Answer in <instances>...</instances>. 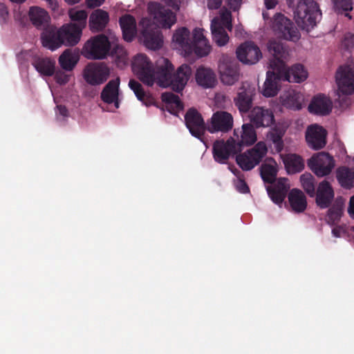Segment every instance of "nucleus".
<instances>
[{
  "mask_svg": "<svg viewBox=\"0 0 354 354\" xmlns=\"http://www.w3.org/2000/svg\"><path fill=\"white\" fill-rule=\"evenodd\" d=\"M132 69L139 80L151 86L155 82L161 87H171L176 92L182 91L190 78L192 70L189 65L183 64L174 72V65L166 58L157 60L153 67L149 57L144 54L134 57Z\"/></svg>",
  "mask_w": 354,
  "mask_h": 354,
  "instance_id": "1",
  "label": "nucleus"
},
{
  "mask_svg": "<svg viewBox=\"0 0 354 354\" xmlns=\"http://www.w3.org/2000/svg\"><path fill=\"white\" fill-rule=\"evenodd\" d=\"M123 48L117 45L111 49V42L107 36L99 34L91 37L84 44L82 53L88 59H104L108 55L119 56L122 55Z\"/></svg>",
  "mask_w": 354,
  "mask_h": 354,
  "instance_id": "2",
  "label": "nucleus"
},
{
  "mask_svg": "<svg viewBox=\"0 0 354 354\" xmlns=\"http://www.w3.org/2000/svg\"><path fill=\"white\" fill-rule=\"evenodd\" d=\"M294 16L297 26L309 32L321 20L322 12L314 0H299Z\"/></svg>",
  "mask_w": 354,
  "mask_h": 354,
  "instance_id": "3",
  "label": "nucleus"
},
{
  "mask_svg": "<svg viewBox=\"0 0 354 354\" xmlns=\"http://www.w3.org/2000/svg\"><path fill=\"white\" fill-rule=\"evenodd\" d=\"M272 29L278 37L286 40L295 42L300 38L299 32L293 22L281 13L274 15Z\"/></svg>",
  "mask_w": 354,
  "mask_h": 354,
  "instance_id": "4",
  "label": "nucleus"
},
{
  "mask_svg": "<svg viewBox=\"0 0 354 354\" xmlns=\"http://www.w3.org/2000/svg\"><path fill=\"white\" fill-rule=\"evenodd\" d=\"M268 149L263 142H259L254 147L243 153L236 155L238 165L245 171H250L259 165L266 155Z\"/></svg>",
  "mask_w": 354,
  "mask_h": 354,
  "instance_id": "5",
  "label": "nucleus"
},
{
  "mask_svg": "<svg viewBox=\"0 0 354 354\" xmlns=\"http://www.w3.org/2000/svg\"><path fill=\"white\" fill-rule=\"evenodd\" d=\"M218 72L221 81L224 84H234L240 76L238 61L232 56L222 55L218 62Z\"/></svg>",
  "mask_w": 354,
  "mask_h": 354,
  "instance_id": "6",
  "label": "nucleus"
},
{
  "mask_svg": "<svg viewBox=\"0 0 354 354\" xmlns=\"http://www.w3.org/2000/svg\"><path fill=\"white\" fill-rule=\"evenodd\" d=\"M241 152L235 143L234 138L230 137L227 140H216L213 143L212 155L214 160L219 164H226L230 157Z\"/></svg>",
  "mask_w": 354,
  "mask_h": 354,
  "instance_id": "7",
  "label": "nucleus"
},
{
  "mask_svg": "<svg viewBox=\"0 0 354 354\" xmlns=\"http://www.w3.org/2000/svg\"><path fill=\"white\" fill-rule=\"evenodd\" d=\"M110 69L104 62L90 63L83 71L85 81L90 85L97 86L104 83L109 78Z\"/></svg>",
  "mask_w": 354,
  "mask_h": 354,
  "instance_id": "8",
  "label": "nucleus"
},
{
  "mask_svg": "<svg viewBox=\"0 0 354 354\" xmlns=\"http://www.w3.org/2000/svg\"><path fill=\"white\" fill-rule=\"evenodd\" d=\"M308 165L317 176L324 177L330 174L335 167V160L329 153L319 152L309 159Z\"/></svg>",
  "mask_w": 354,
  "mask_h": 354,
  "instance_id": "9",
  "label": "nucleus"
},
{
  "mask_svg": "<svg viewBox=\"0 0 354 354\" xmlns=\"http://www.w3.org/2000/svg\"><path fill=\"white\" fill-rule=\"evenodd\" d=\"M337 93L349 95L354 93V71L349 66H341L335 75Z\"/></svg>",
  "mask_w": 354,
  "mask_h": 354,
  "instance_id": "10",
  "label": "nucleus"
},
{
  "mask_svg": "<svg viewBox=\"0 0 354 354\" xmlns=\"http://www.w3.org/2000/svg\"><path fill=\"white\" fill-rule=\"evenodd\" d=\"M148 10L156 22L164 28H170L176 22V14L158 2H149Z\"/></svg>",
  "mask_w": 354,
  "mask_h": 354,
  "instance_id": "11",
  "label": "nucleus"
},
{
  "mask_svg": "<svg viewBox=\"0 0 354 354\" xmlns=\"http://www.w3.org/2000/svg\"><path fill=\"white\" fill-rule=\"evenodd\" d=\"M185 122L190 133L203 141L206 128L201 114L196 109L190 108L185 115Z\"/></svg>",
  "mask_w": 354,
  "mask_h": 354,
  "instance_id": "12",
  "label": "nucleus"
},
{
  "mask_svg": "<svg viewBox=\"0 0 354 354\" xmlns=\"http://www.w3.org/2000/svg\"><path fill=\"white\" fill-rule=\"evenodd\" d=\"M232 115L223 111H218L213 113L211 118V122L207 129L211 133L216 132L227 133L233 127Z\"/></svg>",
  "mask_w": 354,
  "mask_h": 354,
  "instance_id": "13",
  "label": "nucleus"
},
{
  "mask_svg": "<svg viewBox=\"0 0 354 354\" xmlns=\"http://www.w3.org/2000/svg\"><path fill=\"white\" fill-rule=\"evenodd\" d=\"M236 147L241 151L244 147L252 145L257 139V133L254 128V124H243L241 129H235L234 130V136Z\"/></svg>",
  "mask_w": 354,
  "mask_h": 354,
  "instance_id": "14",
  "label": "nucleus"
},
{
  "mask_svg": "<svg viewBox=\"0 0 354 354\" xmlns=\"http://www.w3.org/2000/svg\"><path fill=\"white\" fill-rule=\"evenodd\" d=\"M236 53L237 59L245 64H256L262 57L259 48L252 41L243 43Z\"/></svg>",
  "mask_w": 354,
  "mask_h": 354,
  "instance_id": "15",
  "label": "nucleus"
},
{
  "mask_svg": "<svg viewBox=\"0 0 354 354\" xmlns=\"http://www.w3.org/2000/svg\"><path fill=\"white\" fill-rule=\"evenodd\" d=\"M141 38L145 46L151 50L160 48L163 39L160 28L153 24H147L141 32Z\"/></svg>",
  "mask_w": 354,
  "mask_h": 354,
  "instance_id": "16",
  "label": "nucleus"
},
{
  "mask_svg": "<svg viewBox=\"0 0 354 354\" xmlns=\"http://www.w3.org/2000/svg\"><path fill=\"white\" fill-rule=\"evenodd\" d=\"M327 131L322 126L312 124L307 128L306 140L308 145L315 149L324 148L326 144Z\"/></svg>",
  "mask_w": 354,
  "mask_h": 354,
  "instance_id": "17",
  "label": "nucleus"
},
{
  "mask_svg": "<svg viewBox=\"0 0 354 354\" xmlns=\"http://www.w3.org/2000/svg\"><path fill=\"white\" fill-rule=\"evenodd\" d=\"M268 49L273 56V59L270 62V68L280 69L281 66H284L285 61L289 56V53L283 44L274 39L270 40L268 44Z\"/></svg>",
  "mask_w": 354,
  "mask_h": 354,
  "instance_id": "18",
  "label": "nucleus"
},
{
  "mask_svg": "<svg viewBox=\"0 0 354 354\" xmlns=\"http://www.w3.org/2000/svg\"><path fill=\"white\" fill-rule=\"evenodd\" d=\"M315 196L317 205L321 209H326L331 205L335 193L330 183L324 180L319 183Z\"/></svg>",
  "mask_w": 354,
  "mask_h": 354,
  "instance_id": "19",
  "label": "nucleus"
},
{
  "mask_svg": "<svg viewBox=\"0 0 354 354\" xmlns=\"http://www.w3.org/2000/svg\"><path fill=\"white\" fill-rule=\"evenodd\" d=\"M255 94L254 87L243 83L234 98L235 105L241 113H247L252 106L253 96Z\"/></svg>",
  "mask_w": 354,
  "mask_h": 354,
  "instance_id": "20",
  "label": "nucleus"
},
{
  "mask_svg": "<svg viewBox=\"0 0 354 354\" xmlns=\"http://www.w3.org/2000/svg\"><path fill=\"white\" fill-rule=\"evenodd\" d=\"M272 71H268L266 74V80L263 84L262 94L266 97L275 96L280 88V82L283 80L280 69L270 68Z\"/></svg>",
  "mask_w": 354,
  "mask_h": 354,
  "instance_id": "21",
  "label": "nucleus"
},
{
  "mask_svg": "<svg viewBox=\"0 0 354 354\" xmlns=\"http://www.w3.org/2000/svg\"><path fill=\"white\" fill-rule=\"evenodd\" d=\"M250 122L257 128L270 127L274 122V117L272 110L256 106L249 114Z\"/></svg>",
  "mask_w": 354,
  "mask_h": 354,
  "instance_id": "22",
  "label": "nucleus"
},
{
  "mask_svg": "<svg viewBox=\"0 0 354 354\" xmlns=\"http://www.w3.org/2000/svg\"><path fill=\"white\" fill-rule=\"evenodd\" d=\"M59 28L48 26L41 34V41L44 47L55 50L63 45Z\"/></svg>",
  "mask_w": 354,
  "mask_h": 354,
  "instance_id": "23",
  "label": "nucleus"
},
{
  "mask_svg": "<svg viewBox=\"0 0 354 354\" xmlns=\"http://www.w3.org/2000/svg\"><path fill=\"white\" fill-rule=\"evenodd\" d=\"M192 53L200 57L207 55L211 50V46L203 35V29L196 28L193 30Z\"/></svg>",
  "mask_w": 354,
  "mask_h": 354,
  "instance_id": "24",
  "label": "nucleus"
},
{
  "mask_svg": "<svg viewBox=\"0 0 354 354\" xmlns=\"http://www.w3.org/2000/svg\"><path fill=\"white\" fill-rule=\"evenodd\" d=\"M280 72L283 77V80L289 82L299 83L306 80L308 73L304 69L303 65L297 64L291 68L287 69L286 64L280 68Z\"/></svg>",
  "mask_w": 354,
  "mask_h": 354,
  "instance_id": "25",
  "label": "nucleus"
},
{
  "mask_svg": "<svg viewBox=\"0 0 354 354\" xmlns=\"http://www.w3.org/2000/svg\"><path fill=\"white\" fill-rule=\"evenodd\" d=\"M172 41L176 47L180 48L185 54L189 55L192 53V38L187 28L181 27L176 30L173 35Z\"/></svg>",
  "mask_w": 354,
  "mask_h": 354,
  "instance_id": "26",
  "label": "nucleus"
},
{
  "mask_svg": "<svg viewBox=\"0 0 354 354\" xmlns=\"http://www.w3.org/2000/svg\"><path fill=\"white\" fill-rule=\"evenodd\" d=\"M120 77H116L114 80H110L107 84L104 87L101 92V99L106 104L114 103L115 108H119V86Z\"/></svg>",
  "mask_w": 354,
  "mask_h": 354,
  "instance_id": "27",
  "label": "nucleus"
},
{
  "mask_svg": "<svg viewBox=\"0 0 354 354\" xmlns=\"http://www.w3.org/2000/svg\"><path fill=\"white\" fill-rule=\"evenodd\" d=\"M59 30L63 45L69 46H75L79 42L82 32L80 28L71 24L62 26Z\"/></svg>",
  "mask_w": 354,
  "mask_h": 354,
  "instance_id": "28",
  "label": "nucleus"
},
{
  "mask_svg": "<svg viewBox=\"0 0 354 354\" xmlns=\"http://www.w3.org/2000/svg\"><path fill=\"white\" fill-rule=\"evenodd\" d=\"M308 109L311 113L326 115L331 111V102L324 95H318L312 99Z\"/></svg>",
  "mask_w": 354,
  "mask_h": 354,
  "instance_id": "29",
  "label": "nucleus"
},
{
  "mask_svg": "<svg viewBox=\"0 0 354 354\" xmlns=\"http://www.w3.org/2000/svg\"><path fill=\"white\" fill-rule=\"evenodd\" d=\"M32 65L41 75L50 77L55 73V61L50 57L35 56Z\"/></svg>",
  "mask_w": 354,
  "mask_h": 354,
  "instance_id": "30",
  "label": "nucleus"
},
{
  "mask_svg": "<svg viewBox=\"0 0 354 354\" xmlns=\"http://www.w3.org/2000/svg\"><path fill=\"white\" fill-rule=\"evenodd\" d=\"M286 181V178H279L272 186L267 188L270 198L277 205H281L287 195L288 187Z\"/></svg>",
  "mask_w": 354,
  "mask_h": 354,
  "instance_id": "31",
  "label": "nucleus"
},
{
  "mask_svg": "<svg viewBox=\"0 0 354 354\" xmlns=\"http://www.w3.org/2000/svg\"><path fill=\"white\" fill-rule=\"evenodd\" d=\"M109 21L107 12L101 9L94 10L89 17V27L93 32L102 31Z\"/></svg>",
  "mask_w": 354,
  "mask_h": 354,
  "instance_id": "32",
  "label": "nucleus"
},
{
  "mask_svg": "<svg viewBox=\"0 0 354 354\" xmlns=\"http://www.w3.org/2000/svg\"><path fill=\"white\" fill-rule=\"evenodd\" d=\"M195 78L197 84L203 88H212L216 82L214 72L211 68L203 66L197 68Z\"/></svg>",
  "mask_w": 354,
  "mask_h": 354,
  "instance_id": "33",
  "label": "nucleus"
},
{
  "mask_svg": "<svg viewBox=\"0 0 354 354\" xmlns=\"http://www.w3.org/2000/svg\"><path fill=\"white\" fill-rule=\"evenodd\" d=\"M119 24L122 31L123 38L130 42L136 34V21L131 15H124L119 19Z\"/></svg>",
  "mask_w": 354,
  "mask_h": 354,
  "instance_id": "34",
  "label": "nucleus"
},
{
  "mask_svg": "<svg viewBox=\"0 0 354 354\" xmlns=\"http://www.w3.org/2000/svg\"><path fill=\"white\" fill-rule=\"evenodd\" d=\"M288 202L292 210L296 213L305 211L307 207L305 194L298 189H292L288 195Z\"/></svg>",
  "mask_w": 354,
  "mask_h": 354,
  "instance_id": "35",
  "label": "nucleus"
},
{
  "mask_svg": "<svg viewBox=\"0 0 354 354\" xmlns=\"http://www.w3.org/2000/svg\"><path fill=\"white\" fill-rule=\"evenodd\" d=\"M282 104L286 108L299 110L301 109L302 95L295 90L285 91L280 97Z\"/></svg>",
  "mask_w": 354,
  "mask_h": 354,
  "instance_id": "36",
  "label": "nucleus"
},
{
  "mask_svg": "<svg viewBox=\"0 0 354 354\" xmlns=\"http://www.w3.org/2000/svg\"><path fill=\"white\" fill-rule=\"evenodd\" d=\"M336 178L339 185L345 189L354 187V169L342 166L337 169Z\"/></svg>",
  "mask_w": 354,
  "mask_h": 354,
  "instance_id": "37",
  "label": "nucleus"
},
{
  "mask_svg": "<svg viewBox=\"0 0 354 354\" xmlns=\"http://www.w3.org/2000/svg\"><path fill=\"white\" fill-rule=\"evenodd\" d=\"M212 39L218 46H223L229 41V36L217 18H214L211 23Z\"/></svg>",
  "mask_w": 354,
  "mask_h": 354,
  "instance_id": "38",
  "label": "nucleus"
},
{
  "mask_svg": "<svg viewBox=\"0 0 354 354\" xmlns=\"http://www.w3.org/2000/svg\"><path fill=\"white\" fill-rule=\"evenodd\" d=\"M161 99L165 103L166 109L171 114L177 115L179 111L183 109V104L180 97L173 93H163Z\"/></svg>",
  "mask_w": 354,
  "mask_h": 354,
  "instance_id": "39",
  "label": "nucleus"
},
{
  "mask_svg": "<svg viewBox=\"0 0 354 354\" xmlns=\"http://www.w3.org/2000/svg\"><path fill=\"white\" fill-rule=\"evenodd\" d=\"M277 169L276 162L270 158L260 167V174L265 183L272 184L276 179Z\"/></svg>",
  "mask_w": 354,
  "mask_h": 354,
  "instance_id": "40",
  "label": "nucleus"
},
{
  "mask_svg": "<svg viewBox=\"0 0 354 354\" xmlns=\"http://www.w3.org/2000/svg\"><path fill=\"white\" fill-rule=\"evenodd\" d=\"M79 61L77 55L73 53L71 49H66L59 56L58 62L61 68L66 71H72Z\"/></svg>",
  "mask_w": 354,
  "mask_h": 354,
  "instance_id": "41",
  "label": "nucleus"
},
{
  "mask_svg": "<svg viewBox=\"0 0 354 354\" xmlns=\"http://www.w3.org/2000/svg\"><path fill=\"white\" fill-rule=\"evenodd\" d=\"M284 165L289 174L300 172L304 168V162L300 156L297 154L288 155L284 160Z\"/></svg>",
  "mask_w": 354,
  "mask_h": 354,
  "instance_id": "42",
  "label": "nucleus"
},
{
  "mask_svg": "<svg viewBox=\"0 0 354 354\" xmlns=\"http://www.w3.org/2000/svg\"><path fill=\"white\" fill-rule=\"evenodd\" d=\"M28 15L31 22L36 27L44 26L49 19L48 12L44 9L36 6L30 8Z\"/></svg>",
  "mask_w": 354,
  "mask_h": 354,
  "instance_id": "43",
  "label": "nucleus"
},
{
  "mask_svg": "<svg viewBox=\"0 0 354 354\" xmlns=\"http://www.w3.org/2000/svg\"><path fill=\"white\" fill-rule=\"evenodd\" d=\"M129 88L134 92L138 100L145 103L147 106L150 104L151 99L147 95L142 86L138 81L131 79L129 82Z\"/></svg>",
  "mask_w": 354,
  "mask_h": 354,
  "instance_id": "44",
  "label": "nucleus"
},
{
  "mask_svg": "<svg viewBox=\"0 0 354 354\" xmlns=\"http://www.w3.org/2000/svg\"><path fill=\"white\" fill-rule=\"evenodd\" d=\"M343 214V209L342 205L336 204L331 206L326 215V223L330 226H334L340 221Z\"/></svg>",
  "mask_w": 354,
  "mask_h": 354,
  "instance_id": "45",
  "label": "nucleus"
},
{
  "mask_svg": "<svg viewBox=\"0 0 354 354\" xmlns=\"http://www.w3.org/2000/svg\"><path fill=\"white\" fill-rule=\"evenodd\" d=\"M68 14L71 21H74V23L72 24H75V26H78L81 30H82L86 26V19L88 17V14L86 10H71Z\"/></svg>",
  "mask_w": 354,
  "mask_h": 354,
  "instance_id": "46",
  "label": "nucleus"
},
{
  "mask_svg": "<svg viewBox=\"0 0 354 354\" xmlns=\"http://www.w3.org/2000/svg\"><path fill=\"white\" fill-rule=\"evenodd\" d=\"M300 181L305 192L310 196L315 195V178L308 173H305L300 176Z\"/></svg>",
  "mask_w": 354,
  "mask_h": 354,
  "instance_id": "47",
  "label": "nucleus"
},
{
  "mask_svg": "<svg viewBox=\"0 0 354 354\" xmlns=\"http://www.w3.org/2000/svg\"><path fill=\"white\" fill-rule=\"evenodd\" d=\"M334 8L338 13L348 12L353 9V0H333Z\"/></svg>",
  "mask_w": 354,
  "mask_h": 354,
  "instance_id": "48",
  "label": "nucleus"
},
{
  "mask_svg": "<svg viewBox=\"0 0 354 354\" xmlns=\"http://www.w3.org/2000/svg\"><path fill=\"white\" fill-rule=\"evenodd\" d=\"M218 21L224 28H225L231 30L232 28L231 12L227 10H223L221 13V19L220 20L218 19Z\"/></svg>",
  "mask_w": 354,
  "mask_h": 354,
  "instance_id": "49",
  "label": "nucleus"
},
{
  "mask_svg": "<svg viewBox=\"0 0 354 354\" xmlns=\"http://www.w3.org/2000/svg\"><path fill=\"white\" fill-rule=\"evenodd\" d=\"M235 186L236 190L240 193L247 194L250 192V188L248 185H247L245 181L242 178H238V180L235 183Z\"/></svg>",
  "mask_w": 354,
  "mask_h": 354,
  "instance_id": "50",
  "label": "nucleus"
},
{
  "mask_svg": "<svg viewBox=\"0 0 354 354\" xmlns=\"http://www.w3.org/2000/svg\"><path fill=\"white\" fill-rule=\"evenodd\" d=\"M270 139L277 148L281 149L283 147L282 134L281 133L277 131L271 133Z\"/></svg>",
  "mask_w": 354,
  "mask_h": 354,
  "instance_id": "51",
  "label": "nucleus"
},
{
  "mask_svg": "<svg viewBox=\"0 0 354 354\" xmlns=\"http://www.w3.org/2000/svg\"><path fill=\"white\" fill-rule=\"evenodd\" d=\"M9 12L7 6L3 3H0V24L7 21Z\"/></svg>",
  "mask_w": 354,
  "mask_h": 354,
  "instance_id": "52",
  "label": "nucleus"
},
{
  "mask_svg": "<svg viewBox=\"0 0 354 354\" xmlns=\"http://www.w3.org/2000/svg\"><path fill=\"white\" fill-rule=\"evenodd\" d=\"M227 6L233 11L239 10L242 0H227Z\"/></svg>",
  "mask_w": 354,
  "mask_h": 354,
  "instance_id": "53",
  "label": "nucleus"
},
{
  "mask_svg": "<svg viewBox=\"0 0 354 354\" xmlns=\"http://www.w3.org/2000/svg\"><path fill=\"white\" fill-rule=\"evenodd\" d=\"M55 80L58 84H65L68 82L69 78H68V76L64 73H57L55 75Z\"/></svg>",
  "mask_w": 354,
  "mask_h": 354,
  "instance_id": "54",
  "label": "nucleus"
},
{
  "mask_svg": "<svg viewBox=\"0 0 354 354\" xmlns=\"http://www.w3.org/2000/svg\"><path fill=\"white\" fill-rule=\"evenodd\" d=\"M207 8L209 10H216L221 7L223 0H207Z\"/></svg>",
  "mask_w": 354,
  "mask_h": 354,
  "instance_id": "55",
  "label": "nucleus"
},
{
  "mask_svg": "<svg viewBox=\"0 0 354 354\" xmlns=\"http://www.w3.org/2000/svg\"><path fill=\"white\" fill-rule=\"evenodd\" d=\"M105 0H86V3L88 8H95L100 7Z\"/></svg>",
  "mask_w": 354,
  "mask_h": 354,
  "instance_id": "56",
  "label": "nucleus"
},
{
  "mask_svg": "<svg viewBox=\"0 0 354 354\" xmlns=\"http://www.w3.org/2000/svg\"><path fill=\"white\" fill-rule=\"evenodd\" d=\"M168 6L171 7L176 10L180 9V3L178 0H162Z\"/></svg>",
  "mask_w": 354,
  "mask_h": 354,
  "instance_id": "57",
  "label": "nucleus"
},
{
  "mask_svg": "<svg viewBox=\"0 0 354 354\" xmlns=\"http://www.w3.org/2000/svg\"><path fill=\"white\" fill-rule=\"evenodd\" d=\"M348 212L350 216L354 219V196H351L350 198Z\"/></svg>",
  "mask_w": 354,
  "mask_h": 354,
  "instance_id": "58",
  "label": "nucleus"
},
{
  "mask_svg": "<svg viewBox=\"0 0 354 354\" xmlns=\"http://www.w3.org/2000/svg\"><path fill=\"white\" fill-rule=\"evenodd\" d=\"M57 108L58 109L59 115H61L63 117L68 116V109L65 106L60 104V105H57Z\"/></svg>",
  "mask_w": 354,
  "mask_h": 354,
  "instance_id": "59",
  "label": "nucleus"
},
{
  "mask_svg": "<svg viewBox=\"0 0 354 354\" xmlns=\"http://www.w3.org/2000/svg\"><path fill=\"white\" fill-rule=\"evenodd\" d=\"M277 3V0H265V6L268 9H272Z\"/></svg>",
  "mask_w": 354,
  "mask_h": 354,
  "instance_id": "60",
  "label": "nucleus"
},
{
  "mask_svg": "<svg viewBox=\"0 0 354 354\" xmlns=\"http://www.w3.org/2000/svg\"><path fill=\"white\" fill-rule=\"evenodd\" d=\"M340 232H341V228L339 227H334L332 230V234L335 237H339L340 236Z\"/></svg>",
  "mask_w": 354,
  "mask_h": 354,
  "instance_id": "61",
  "label": "nucleus"
},
{
  "mask_svg": "<svg viewBox=\"0 0 354 354\" xmlns=\"http://www.w3.org/2000/svg\"><path fill=\"white\" fill-rule=\"evenodd\" d=\"M350 39L351 41L352 45H354V35H349L345 37V41Z\"/></svg>",
  "mask_w": 354,
  "mask_h": 354,
  "instance_id": "62",
  "label": "nucleus"
},
{
  "mask_svg": "<svg viewBox=\"0 0 354 354\" xmlns=\"http://www.w3.org/2000/svg\"><path fill=\"white\" fill-rule=\"evenodd\" d=\"M69 4H75L80 1V0H65Z\"/></svg>",
  "mask_w": 354,
  "mask_h": 354,
  "instance_id": "63",
  "label": "nucleus"
},
{
  "mask_svg": "<svg viewBox=\"0 0 354 354\" xmlns=\"http://www.w3.org/2000/svg\"><path fill=\"white\" fill-rule=\"evenodd\" d=\"M10 1L13 2V3H24L26 0H10Z\"/></svg>",
  "mask_w": 354,
  "mask_h": 354,
  "instance_id": "64",
  "label": "nucleus"
}]
</instances>
